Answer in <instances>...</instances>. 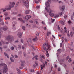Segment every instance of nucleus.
Returning a JSON list of instances; mask_svg holds the SVG:
<instances>
[{"label":"nucleus","instance_id":"obj_1","mask_svg":"<svg viewBox=\"0 0 74 74\" xmlns=\"http://www.w3.org/2000/svg\"><path fill=\"white\" fill-rule=\"evenodd\" d=\"M14 5H15V2H13L12 3H11V2H10V5L9 6V8H5V9L2 8L0 9V15L1 14L2 12H5V11H6V10H10L11 8L14 7Z\"/></svg>","mask_w":74,"mask_h":74},{"label":"nucleus","instance_id":"obj_2","mask_svg":"<svg viewBox=\"0 0 74 74\" xmlns=\"http://www.w3.org/2000/svg\"><path fill=\"white\" fill-rule=\"evenodd\" d=\"M0 66H3V73H5L7 72V70H8L7 64L4 63H2L0 64Z\"/></svg>","mask_w":74,"mask_h":74},{"label":"nucleus","instance_id":"obj_3","mask_svg":"<svg viewBox=\"0 0 74 74\" xmlns=\"http://www.w3.org/2000/svg\"><path fill=\"white\" fill-rule=\"evenodd\" d=\"M47 7H46L45 8V9L46 10L47 12H49V15H50L51 16L53 17V16H54L55 14L54 13H51V12H54V11L53 10H51V9L49 8V9Z\"/></svg>","mask_w":74,"mask_h":74},{"label":"nucleus","instance_id":"obj_4","mask_svg":"<svg viewBox=\"0 0 74 74\" xmlns=\"http://www.w3.org/2000/svg\"><path fill=\"white\" fill-rule=\"evenodd\" d=\"M6 39L9 42H11L14 40V37L12 35H9L6 37Z\"/></svg>","mask_w":74,"mask_h":74},{"label":"nucleus","instance_id":"obj_5","mask_svg":"<svg viewBox=\"0 0 74 74\" xmlns=\"http://www.w3.org/2000/svg\"><path fill=\"white\" fill-rule=\"evenodd\" d=\"M47 50H49H49H51V49L52 48V47H51L50 46V45H49L47 43L46 44V43H45L43 44V49L44 50H45L46 49H47V48L45 47H47Z\"/></svg>","mask_w":74,"mask_h":74},{"label":"nucleus","instance_id":"obj_6","mask_svg":"<svg viewBox=\"0 0 74 74\" xmlns=\"http://www.w3.org/2000/svg\"><path fill=\"white\" fill-rule=\"evenodd\" d=\"M23 3L25 5V7L27 8L29 7V1L27 0H22Z\"/></svg>","mask_w":74,"mask_h":74},{"label":"nucleus","instance_id":"obj_7","mask_svg":"<svg viewBox=\"0 0 74 74\" xmlns=\"http://www.w3.org/2000/svg\"><path fill=\"white\" fill-rule=\"evenodd\" d=\"M21 66H22V67H20L19 69H22L23 68V67H24V63H25V61L21 60Z\"/></svg>","mask_w":74,"mask_h":74},{"label":"nucleus","instance_id":"obj_8","mask_svg":"<svg viewBox=\"0 0 74 74\" xmlns=\"http://www.w3.org/2000/svg\"><path fill=\"white\" fill-rule=\"evenodd\" d=\"M51 2V0H49L47 1V2L46 3V7L48 8V9L50 8L49 7V3Z\"/></svg>","mask_w":74,"mask_h":74},{"label":"nucleus","instance_id":"obj_9","mask_svg":"<svg viewBox=\"0 0 74 74\" xmlns=\"http://www.w3.org/2000/svg\"><path fill=\"white\" fill-rule=\"evenodd\" d=\"M22 32H20L17 34V36L19 38H21L22 37Z\"/></svg>","mask_w":74,"mask_h":74},{"label":"nucleus","instance_id":"obj_10","mask_svg":"<svg viewBox=\"0 0 74 74\" xmlns=\"http://www.w3.org/2000/svg\"><path fill=\"white\" fill-rule=\"evenodd\" d=\"M15 22L14 21L12 22V29L13 30H15L16 29V28L15 27Z\"/></svg>","mask_w":74,"mask_h":74},{"label":"nucleus","instance_id":"obj_11","mask_svg":"<svg viewBox=\"0 0 74 74\" xmlns=\"http://www.w3.org/2000/svg\"><path fill=\"white\" fill-rule=\"evenodd\" d=\"M30 18H31L30 16L27 15H26L25 17H24L23 18L24 19H27V20L28 19H30Z\"/></svg>","mask_w":74,"mask_h":74},{"label":"nucleus","instance_id":"obj_12","mask_svg":"<svg viewBox=\"0 0 74 74\" xmlns=\"http://www.w3.org/2000/svg\"><path fill=\"white\" fill-rule=\"evenodd\" d=\"M2 29H3V30H4V31H6V30H7L8 29V27H7L6 26H5L3 27V28H1L0 29V30H1Z\"/></svg>","mask_w":74,"mask_h":74},{"label":"nucleus","instance_id":"obj_13","mask_svg":"<svg viewBox=\"0 0 74 74\" xmlns=\"http://www.w3.org/2000/svg\"><path fill=\"white\" fill-rule=\"evenodd\" d=\"M18 20H19V21H20L21 22H23V23H25V22H26L25 21V20H22V18H19L18 19Z\"/></svg>","mask_w":74,"mask_h":74},{"label":"nucleus","instance_id":"obj_14","mask_svg":"<svg viewBox=\"0 0 74 74\" xmlns=\"http://www.w3.org/2000/svg\"><path fill=\"white\" fill-rule=\"evenodd\" d=\"M64 61V59H63L62 60H61L59 61L60 64H62V63H61L62 62H63Z\"/></svg>","mask_w":74,"mask_h":74},{"label":"nucleus","instance_id":"obj_15","mask_svg":"<svg viewBox=\"0 0 74 74\" xmlns=\"http://www.w3.org/2000/svg\"><path fill=\"white\" fill-rule=\"evenodd\" d=\"M45 67V64H43V66L42 65H41V70H42L43 69V67Z\"/></svg>","mask_w":74,"mask_h":74},{"label":"nucleus","instance_id":"obj_16","mask_svg":"<svg viewBox=\"0 0 74 74\" xmlns=\"http://www.w3.org/2000/svg\"><path fill=\"white\" fill-rule=\"evenodd\" d=\"M38 40V38L37 37V36H35V38H34L33 39V41H36Z\"/></svg>","mask_w":74,"mask_h":74},{"label":"nucleus","instance_id":"obj_17","mask_svg":"<svg viewBox=\"0 0 74 74\" xmlns=\"http://www.w3.org/2000/svg\"><path fill=\"white\" fill-rule=\"evenodd\" d=\"M30 12V10H27L25 11V14H29Z\"/></svg>","mask_w":74,"mask_h":74},{"label":"nucleus","instance_id":"obj_18","mask_svg":"<svg viewBox=\"0 0 74 74\" xmlns=\"http://www.w3.org/2000/svg\"><path fill=\"white\" fill-rule=\"evenodd\" d=\"M58 53H61V50L60 49H59L57 51Z\"/></svg>","mask_w":74,"mask_h":74},{"label":"nucleus","instance_id":"obj_19","mask_svg":"<svg viewBox=\"0 0 74 74\" xmlns=\"http://www.w3.org/2000/svg\"><path fill=\"white\" fill-rule=\"evenodd\" d=\"M26 26L28 27H31V25L30 24H27L26 25Z\"/></svg>","mask_w":74,"mask_h":74},{"label":"nucleus","instance_id":"obj_20","mask_svg":"<svg viewBox=\"0 0 74 74\" xmlns=\"http://www.w3.org/2000/svg\"><path fill=\"white\" fill-rule=\"evenodd\" d=\"M61 9L62 11H63V10H64L65 9V6H63L62 7Z\"/></svg>","mask_w":74,"mask_h":74},{"label":"nucleus","instance_id":"obj_21","mask_svg":"<svg viewBox=\"0 0 74 74\" xmlns=\"http://www.w3.org/2000/svg\"><path fill=\"white\" fill-rule=\"evenodd\" d=\"M17 71L18 74H20L21 72L20 71V70L18 69H17Z\"/></svg>","mask_w":74,"mask_h":74},{"label":"nucleus","instance_id":"obj_22","mask_svg":"<svg viewBox=\"0 0 74 74\" xmlns=\"http://www.w3.org/2000/svg\"><path fill=\"white\" fill-rule=\"evenodd\" d=\"M51 19L52 23H53L55 21V19H52V18H51Z\"/></svg>","mask_w":74,"mask_h":74},{"label":"nucleus","instance_id":"obj_23","mask_svg":"<svg viewBox=\"0 0 74 74\" xmlns=\"http://www.w3.org/2000/svg\"><path fill=\"white\" fill-rule=\"evenodd\" d=\"M0 37H1V35H2V33H3V31L1 30L0 31Z\"/></svg>","mask_w":74,"mask_h":74},{"label":"nucleus","instance_id":"obj_24","mask_svg":"<svg viewBox=\"0 0 74 74\" xmlns=\"http://www.w3.org/2000/svg\"><path fill=\"white\" fill-rule=\"evenodd\" d=\"M59 15H55V16H54V18H58L59 17Z\"/></svg>","mask_w":74,"mask_h":74},{"label":"nucleus","instance_id":"obj_25","mask_svg":"<svg viewBox=\"0 0 74 74\" xmlns=\"http://www.w3.org/2000/svg\"><path fill=\"white\" fill-rule=\"evenodd\" d=\"M4 54L5 55V56H7L8 58H9V56H8V55H7V53H4Z\"/></svg>","mask_w":74,"mask_h":74},{"label":"nucleus","instance_id":"obj_26","mask_svg":"<svg viewBox=\"0 0 74 74\" xmlns=\"http://www.w3.org/2000/svg\"><path fill=\"white\" fill-rule=\"evenodd\" d=\"M61 23L62 25H64V21H61Z\"/></svg>","mask_w":74,"mask_h":74},{"label":"nucleus","instance_id":"obj_27","mask_svg":"<svg viewBox=\"0 0 74 74\" xmlns=\"http://www.w3.org/2000/svg\"><path fill=\"white\" fill-rule=\"evenodd\" d=\"M22 29L23 30H25V27L24 26H22Z\"/></svg>","mask_w":74,"mask_h":74},{"label":"nucleus","instance_id":"obj_28","mask_svg":"<svg viewBox=\"0 0 74 74\" xmlns=\"http://www.w3.org/2000/svg\"><path fill=\"white\" fill-rule=\"evenodd\" d=\"M64 13V12H62L61 13H59L60 15H62V14H63Z\"/></svg>","mask_w":74,"mask_h":74},{"label":"nucleus","instance_id":"obj_29","mask_svg":"<svg viewBox=\"0 0 74 74\" xmlns=\"http://www.w3.org/2000/svg\"><path fill=\"white\" fill-rule=\"evenodd\" d=\"M64 29H65V33H67V30H66V29H67V28H66V27H64Z\"/></svg>","mask_w":74,"mask_h":74},{"label":"nucleus","instance_id":"obj_30","mask_svg":"<svg viewBox=\"0 0 74 74\" xmlns=\"http://www.w3.org/2000/svg\"><path fill=\"white\" fill-rule=\"evenodd\" d=\"M37 57H38V56L36 55L35 56V59L36 60H38V58H37Z\"/></svg>","mask_w":74,"mask_h":74},{"label":"nucleus","instance_id":"obj_31","mask_svg":"<svg viewBox=\"0 0 74 74\" xmlns=\"http://www.w3.org/2000/svg\"><path fill=\"white\" fill-rule=\"evenodd\" d=\"M74 32H71L70 33V34L71 35V37H73V33Z\"/></svg>","mask_w":74,"mask_h":74},{"label":"nucleus","instance_id":"obj_32","mask_svg":"<svg viewBox=\"0 0 74 74\" xmlns=\"http://www.w3.org/2000/svg\"><path fill=\"white\" fill-rule=\"evenodd\" d=\"M21 3V1H19V2H18V3L16 4V6H18V4H19V3Z\"/></svg>","mask_w":74,"mask_h":74},{"label":"nucleus","instance_id":"obj_33","mask_svg":"<svg viewBox=\"0 0 74 74\" xmlns=\"http://www.w3.org/2000/svg\"><path fill=\"white\" fill-rule=\"evenodd\" d=\"M18 48H19L20 49H21V48H22V46H21V45H18Z\"/></svg>","mask_w":74,"mask_h":74},{"label":"nucleus","instance_id":"obj_34","mask_svg":"<svg viewBox=\"0 0 74 74\" xmlns=\"http://www.w3.org/2000/svg\"><path fill=\"white\" fill-rule=\"evenodd\" d=\"M10 59L11 61L12 62H14V59H12V57H11L10 58Z\"/></svg>","mask_w":74,"mask_h":74},{"label":"nucleus","instance_id":"obj_35","mask_svg":"<svg viewBox=\"0 0 74 74\" xmlns=\"http://www.w3.org/2000/svg\"><path fill=\"white\" fill-rule=\"evenodd\" d=\"M68 62L69 63H71V58H69V60H68Z\"/></svg>","mask_w":74,"mask_h":74},{"label":"nucleus","instance_id":"obj_36","mask_svg":"<svg viewBox=\"0 0 74 74\" xmlns=\"http://www.w3.org/2000/svg\"><path fill=\"white\" fill-rule=\"evenodd\" d=\"M36 36H38L39 35V34L38 33V32H37L36 33Z\"/></svg>","mask_w":74,"mask_h":74},{"label":"nucleus","instance_id":"obj_37","mask_svg":"<svg viewBox=\"0 0 74 74\" xmlns=\"http://www.w3.org/2000/svg\"><path fill=\"white\" fill-rule=\"evenodd\" d=\"M30 71L31 72H34V69H32Z\"/></svg>","mask_w":74,"mask_h":74},{"label":"nucleus","instance_id":"obj_38","mask_svg":"<svg viewBox=\"0 0 74 74\" xmlns=\"http://www.w3.org/2000/svg\"><path fill=\"white\" fill-rule=\"evenodd\" d=\"M10 19V18L9 17H7L5 18V20H7V19Z\"/></svg>","mask_w":74,"mask_h":74},{"label":"nucleus","instance_id":"obj_39","mask_svg":"<svg viewBox=\"0 0 74 74\" xmlns=\"http://www.w3.org/2000/svg\"><path fill=\"white\" fill-rule=\"evenodd\" d=\"M51 34V32H47V36H49V34Z\"/></svg>","mask_w":74,"mask_h":74},{"label":"nucleus","instance_id":"obj_40","mask_svg":"<svg viewBox=\"0 0 74 74\" xmlns=\"http://www.w3.org/2000/svg\"><path fill=\"white\" fill-rule=\"evenodd\" d=\"M11 49L12 50H14V47L13 46H12L11 47Z\"/></svg>","mask_w":74,"mask_h":74},{"label":"nucleus","instance_id":"obj_41","mask_svg":"<svg viewBox=\"0 0 74 74\" xmlns=\"http://www.w3.org/2000/svg\"><path fill=\"white\" fill-rule=\"evenodd\" d=\"M68 23L69 24H70V23H71V21H70L69 20L68 22Z\"/></svg>","mask_w":74,"mask_h":74},{"label":"nucleus","instance_id":"obj_42","mask_svg":"<svg viewBox=\"0 0 74 74\" xmlns=\"http://www.w3.org/2000/svg\"><path fill=\"white\" fill-rule=\"evenodd\" d=\"M67 15H65L64 16V18L65 19H67Z\"/></svg>","mask_w":74,"mask_h":74},{"label":"nucleus","instance_id":"obj_43","mask_svg":"<svg viewBox=\"0 0 74 74\" xmlns=\"http://www.w3.org/2000/svg\"><path fill=\"white\" fill-rule=\"evenodd\" d=\"M61 33L62 35H64V34H65V33H64L63 31L61 32Z\"/></svg>","mask_w":74,"mask_h":74},{"label":"nucleus","instance_id":"obj_44","mask_svg":"<svg viewBox=\"0 0 74 74\" xmlns=\"http://www.w3.org/2000/svg\"><path fill=\"white\" fill-rule=\"evenodd\" d=\"M4 15H5V16H7V15H8V13H4Z\"/></svg>","mask_w":74,"mask_h":74},{"label":"nucleus","instance_id":"obj_45","mask_svg":"<svg viewBox=\"0 0 74 74\" xmlns=\"http://www.w3.org/2000/svg\"><path fill=\"white\" fill-rule=\"evenodd\" d=\"M36 74H41V73L39 71H38L37 72Z\"/></svg>","mask_w":74,"mask_h":74},{"label":"nucleus","instance_id":"obj_46","mask_svg":"<svg viewBox=\"0 0 74 74\" xmlns=\"http://www.w3.org/2000/svg\"><path fill=\"white\" fill-rule=\"evenodd\" d=\"M58 36L60 37H62V34H60L58 35Z\"/></svg>","mask_w":74,"mask_h":74},{"label":"nucleus","instance_id":"obj_47","mask_svg":"<svg viewBox=\"0 0 74 74\" xmlns=\"http://www.w3.org/2000/svg\"><path fill=\"white\" fill-rule=\"evenodd\" d=\"M21 42H22V43H23V40L22 39H21Z\"/></svg>","mask_w":74,"mask_h":74},{"label":"nucleus","instance_id":"obj_48","mask_svg":"<svg viewBox=\"0 0 74 74\" xmlns=\"http://www.w3.org/2000/svg\"><path fill=\"white\" fill-rule=\"evenodd\" d=\"M35 63L36 64V66H38V64L36 62H35Z\"/></svg>","mask_w":74,"mask_h":74},{"label":"nucleus","instance_id":"obj_49","mask_svg":"<svg viewBox=\"0 0 74 74\" xmlns=\"http://www.w3.org/2000/svg\"><path fill=\"white\" fill-rule=\"evenodd\" d=\"M35 22L37 25H38V22L37 21H36Z\"/></svg>","mask_w":74,"mask_h":74},{"label":"nucleus","instance_id":"obj_50","mask_svg":"<svg viewBox=\"0 0 74 74\" xmlns=\"http://www.w3.org/2000/svg\"><path fill=\"white\" fill-rule=\"evenodd\" d=\"M23 54L24 55V56H26V53H23Z\"/></svg>","mask_w":74,"mask_h":74},{"label":"nucleus","instance_id":"obj_51","mask_svg":"<svg viewBox=\"0 0 74 74\" xmlns=\"http://www.w3.org/2000/svg\"><path fill=\"white\" fill-rule=\"evenodd\" d=\"M13 14H14V15H16V14H17V13L16 12H14L13 13Z\"/></svg>","mask_w":74,"mask_h":74},{"label":"nucleus","instance_id":"obj_52","mask_svg":"<svg viewBox=\"0 0 74 74\" xmlns=\"http://www.w3.org/2000/svg\"><path fill=\"white\" fill-rule=\"evenodd\" d=\"M46 56H47L48 57V56H49V54L48 53H47L46 55Z\"/></svg>","mask_w":74,"mask_h":74},{"label":"nucleus","instance_id":"obj_53","mask_svg":"<svg viewBox=\"0 0 74 74\" xmlns=\"http://www.w3.org/2000/svg\"><path fill=\"white\" fill-rule=\"evenodd\" d=\"M69 56H67V57H66V60H68V59H69Z\"/></svg>","mask_w":74,"mask_h":74},{"label":"nucleus","instance_id":"obj_54","mask_svg":"<svg viewBox=\"0 0 74 74\" xmlns=\"http://www.w3.org/2000/svg\"><path fill=\"white\" fill-rule=\"evenodd\" d=\"M71 3H73V0H71Z\"/></svg>","mask_w":74,"mask_h":74},{"label":"nucleus","instance_id":"obj_55","mask_svg":"<svg viewBox=\"0 0 74 74\" xmlns=\"http://www.w3.org/2000/svg\"><path fill=\"white\" fill-rule=\"evenodd\" d=\"M71 20H73V16H71Z\"/></svg>","mask_w":74,"mask_h":74},{"label":"nucleus","instance_id":"obj_56","mask_svg":"<svg viewBox=\"0 0 74 74\" xmlns=\"http://www.w3.org/2000/svg\"><path fill=\"white\" fill-rule=\"evenodd\" d=\"M2 43L3 44H5V42L3 41H2Z\"/></svg>","mask_w":74,"mask_h":74},{"label":"nucleus","instance_id":"obj_57","mask_svg":"<svg viewBox=\"0 0 74 74\" xmlns=\"http://www.w3.org/2000/svg\"><path fill=\"white\" fill-rule=\"evenodd\" d=\"M18 15L19 16V17H22V15L21 14H19Z\"/></svg>","mask_w":74,"mask_h":74},{"label":"nucleus","instance_id":"obj_58","mask_svg":"<svg viewBox=\"0 0 74 74\" xmlns=\"http://www.w3.org/2000/svg\"><path fill=\"white\" fill-rule=\"evenodd\" d=\"M45 64L46 65H47V64H48V63H47V62L46 61L45 62Z\"/></svg>","mask_w":74,"mask_h":74},{"label":"nucleus","instance_id":"obj_59","mask_svg":"<svg viewBox=\"0 0 74 74\" xmlns=\"http://www.w3.org/2000/svg\"><path fill=\"white\" fill-rule=\"evenodd\" d=\"M15 58H18V56L16 55H15Z\"/></svg>","mask_w":74,"mask_h":74},{"label":"nucleus","instance_id":"obj_60","mask_svg":"<svg viewBox=\"0 0 74 74\" xmlns=\"http://www.w3.org/2000/svg\"><path fill=\"white\" fill-rule=\"evenodd\" d=\"M62 43H60V47H62Z\"/></svg>","mask_w":74,"mask_h":74},{"label":"nucleus","instance_id":"obj_61","mask_svg":"<svg viewBox=\"0 0 74 74\" xmlns=\"http://www.w3.org/2000/svg\"><path fill=\"white\" fill-rule=\"evenodd\" d=\"M52 37L53 38H55V36L53 35H52Z\"/></svg>","mask_w":74,"mask_h":74},{"label":"nucleus","instance_id":"obj_62","mask_svg":"<svg viewBox=\"0 0 74 74\" xmlns=\"http://www.w3.org/2000/svg\"><path fill=\"white\" fill-rule=\"evenodd\" d=\"M15 42L17 43V42H19V41L18 40H16L15 41Z\"/></svg>","mask_w":74,"mask_h":74},{"label":"nucleus","instance_id":"obj_63","mask_svg":"<svg viewBox=\"0 0 74 74\" xmlns=\"http://www.w3.org/2000/svg\"><path fill=\"white\" fill-rule=\"evenodd\" d=\"M58 71H60V68H58Z\"/></svg>","mask_w":74,"mask_h":74},{"label":"nucleus","instance_id":"obj_64","mask_svg":"<svg viewBox=\"0 0 74 74\" xmlns=\"http://www.w3.org/2000/svg\"><path fill=\"white\" fill-rule=\"evenodd\" d=\"M72 30H73V31H74V27L72 28Z\"/></svg>","mask_w":74,"mask_h":74}]
</instances>
